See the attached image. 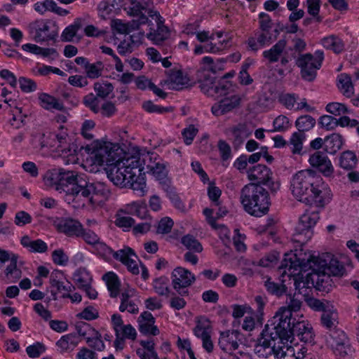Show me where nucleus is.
Masks as SVG:
<instances>
[{"instance_id":"22","label":"nucleus","mask_w":359,"mask_h":359,"mask_svg":"<svg viewBox=\"0 0 359 359\" xmlns=\"http://www.w3.org/2000/svg\"><path fill=\"white\" fill-rule=\"evenodd\" d=\"M51 136L53 137L54 141L57 144L56 146L57 152H60L61 154L65 156H72L76 153V146L68 142V135L65 131H61L58 134H53Z\"/></svg>"},{"instance_id":"54","label":"nucleus","mask_w":359,"mask_h":359,"mask_svg":"<svg viewBox=\"0 0 359 359\" xmlns=\"http://www.w3.org/2000/svg\"><path fill=\"white\" fill-rule=\"evenodd\" d=\"M326 147H330L331 149V153L336 152L340 149L342 147V137L338 133H333L330 136H327L325 140Z\"/></svg>"},{"instance_id":"44","label":"nucleus","mask_w":359,"mask_h":359,"mask_svg":"<svg viewBox=\"0 0 359 359\" xmlns=\"http://www.w3.org/2000/svg\"><path fill=\"white\" fill-rule=\"evenodd\" d=\"M149 172L151 174L158 180H163L167 177L168 170L166 165L163 160L158 159V163H153L151 165H149Z\"/></svg>"},{"instance_id":"25","label":"nucleus","mask_w":359,"mask_h":359,"mask_svg":"<svg viewBox=\"0 0 359 359\" xmlns=\"http://www.w3.org/2000/svg\"><path fill=\"white\" fill-rule=\"evenodd\" d=\"M57 36V32L51 29V27L45 22H37L36 28V34L34 35V40L36 42H43L50 40H54Z\"/></svg>"},{"instance_id":"18","label":"nucleus","mask_w":359,"mask_h":359,"mask_svg":"<svg viewBox=\"0 0 359 359\" xmlns=\"http://www.w3.org/2000/svg\"><path fill=\"white\" fill-rule=\"evenodd\" d=\"M292 340L294 337L297 336V338L302 341L305 343H311L313 340L314 334L311 325L304 320L293 322Z\"/></svg>"},{"instance_id":"33","label":"nucleus","mask_w":359,"mask_h":359,"mask_svg":"<svg viewBox=\"0 0 359 359\" xmlns=\"http://www.w3.org/2000/svg\"><path fill=\"white\" fill-rule=\"evenodd\" d=\"M301 355H302V352L299 351L296 354L292 346L285 344L278 346L274 353L276 359H301Z\"/></svg>"},{"instance_id":"32","label":"nucleus","mask_w":359,"mask_h":359,"mask_svg":"<svg viewBox=\"0 0 359 359\" xmlns=\"http://www.w3.org/2000/svg\"><path fill=\"white\" fill-rule=\"evenodd\" d=\"M79 337L76 334H68L62 336L56 343L62 351H72L79 344Z\"/></svg>"},{"instance_id":"29","label":"nucleus","mask_w":359,"mask_h":359,"mask_svg":"<svg viewBox=\"0 0 359 359\" xmlns=\"http://www.w3.org/2000/svg\"><path fill=\"white\" fill-rule=\"evenodd\" d=\"M322 46L326 49L332 50L339 54L344 50V43L336 35H330L321 39Z\"/></svg>"},{"instance_id":"38","label":"nucleus","mask_w":359,"mask_h":359,"mask_svg":"<svg viewBox=\"0 0 359 359\" xmlns=\"http://www.w3.org/2000/svg\"><path fill=\"white\" fill-rule=\"evenodd\" d=\"M144 174L137 175L135 177H129L128 187L137 191L140 196H144L146 193V182L144 177Z\"/></svg>"},{"instance_id":"53","label":"nucleus","mask_w":359,"mask_h":359,"mask_svg":"<svg viewBox=\"0 0 359 359\" xmlns=\"http://www.w3.org/2000/svg\"><path fill=\"white\" fill-rule=\"evenodd\" d=\"M182 243L189 250L201 252L203 247L198 241L191 235H186L182 238Z\"/></svg>"},{"instance_id":"50","label":"nucleus","mask_w":359,"mask_h":359,"mask_svg":"<svg viewBox=\"0 0 359 359\" xmlns=\"http://www.w3.org/2000/svg\"><path fill=\"white\" fill-rule=\"evenodd\" d=\"M114 86L110 83H99L96 82L94 83V90L96 93V95L99 98L105 99L110 93H112Z\"/></svg>"},{"instance_id":"64","label":"nucleus","mask_w":359,"mask_h":359,"mask_svg":"<svg viewBox=\"0 0 359 359\" xmlns=\"http://www.w3.org/2000/svg\"><path fill=\"white\" fill-rule=\"evenodd\" d=\"M84 241L90 245H95L100 240V237L93 231L82 228V232L80 235Z\"/></svg>"},{"instance_id":"17","label":"nucleus","mask_w":359,"mask_h":359,"mask_svg":"<svg viewBox=\"0 0 359 359\" xmlns=\"http://www.w3.org/2000/svg\"><path fill=\"white\" fill-rule=\"evenodd\" d=\"M241 333L237 330H227L220 334L219 346L224 351H234L238 348Z\"/></svg>"},{"instance_id":"6","label":"nucleus","mask_w":359,"mask_h":359,"mask_svg":"<svg viewBox=\"0 0 359 359\" xmlns=\"http://www.w3.org/2000/svg\"><path fill=\"white\" fill-rule=\"evenodd\" d=\"M199 83L203 93L215 98L226 96L234 91V86L231 82L225 79H217L210 74H204L203 79H200Z\"/></svg>"},{"instance_id":"16","label":"nucleus","mask_w":359,"mask_h":359,"mask_svg":"<svg viewBox=\"0 0 359 359\" xmlns=\"http://www.w3.org/2000/svg\"><path fill=\"white\" fill-rule=\"evenodd\" d=\"M240 101V97L236 95L226 97L214 104L211 108V111L216 116L224 115L238 107Z\"/></svg>"},{"instance_id":"48","label":"nucleus","mask_w":359,"mask_h":359,"mask_svg":"<svg viewBox=\"0 0 359 359\" xmlns=\"http://www.w3.org/2000/svg\"><path fill=\"white\" fill-rule=\"evenodd\" d=\"M332 309L330 308L323 313L320 318L322 325L330 330L335 327L337 321V313Z\"/></svg>"},{"instance_id":"31","label":"nucleus","mask_w":359,"mask_h":359,"mask_svg":"<svg viewBox=\"0 0 359 359\" xmlns=\"http://www.w3.org/2000/svg\"><path fill=\"white\" fill-rule=\"evenodd\" d=\"M153 288L154 292L159 296L169 297L171 294L170 287V280L166 276H161L153 280Z\"/></svg>"},{"instance_id":"28","label":"nucleus","mask_w":359,"mask_h":359,"mask_svg":"<svg viewBox=\"0 0 359 359\" xmlns=\"http://www.w3.org/2000/svg\"><path fill=\"white\" fill-rule=\"evenodd\" d=\"M41 106L46 110L63 111L65 107L62 102L55 97L47 93H41L39 95Z\"/></svg>"},{"instance_id":"59","label":"nucleus","mask_w":359,"mask_h":359,"mask_svg":"<svg viewBox=\"0 0 359 359\" xmlns=\"http://www.w3.org/2000/svg\"><path fill=\"white\" fill-rule=\"evenodd\" d=\"M308 304L314 311H323V313L328 310L330 308H333L329 302L313 298L310 299L308 301Z\"/></svg>"},{"instance_id":"34","label":"nucleus","mask_w":359,"mask_h":359,"mask_svg":"<svg viewBox=\"0 0 359 359\" xmlns=\"http://www.w3.org/2000/svg\"><path fill=\"white\" fill-rule=\"evenodd\" d=\"M102 279L106 282L107 288L110 292V296L116 297L119 294L120 282L117 275L114 272L106 273Z\"/></svg>"},{"instance_id":"46","label":"nucleus","mask_w":359,"mask_h":359,"mask_svg":"<svg viewBox=\"0 0 359 359\" xmlns=\"http://www.w3.org/2000/svg\"><path fill=\"white\" fill-rule=\"evenodd\" d=\"M306 136L304 133L294 132L290 140V144L292 145V152L299 154L302 150L303 141Z\"/></svg>"},{"instance_id":"5","label":"nucleus","mask_w":359,"mask_h":359,"mask_svg":"<svg viewBox=\"0 0 359 359\" xmlns=\"http://www.w3.org/2000/svg\"><path fill=\"white\" fill-rule=\"evenodd\" d=\"M296 320L292 318V314L288 309L280 308L272 319V324L269 326L270 330L273 332V338L279 339L280 342L283 340L292 341L293 322Z\"/></svg>"},{"instance_id":"21","label":"nucleus","mask_w":359,"mask_h":359,"mask_svg":"<svg viewBox=\"0 0 359 359\" xmlns=\"http://www.w3.org/2000/svg\"><path fill=\"white\" fill-rule=\"evenodd\" d=\"M122 165L128 170L130 177H135L137 175L145 174V168L142 165L140 155L130 156L121 160Z\"/></svg>"},{"instance_id":"57","label":"nucleus","mask_w":359,"mask_h":359,"mask_svg":"<svg viewBox=\"0 0 359 359\" xmlns=\"http://www.w3.org/2000/svg\"><path fill=\"white\" fill-rule=\"evenodd\" d=\"M108 147L109 154L107 155L108 156L107 165L111 167L118 162H121L122 159L118 156L117 151H118L119 147L117 145L108 142Z\"/></svg>"},{"instance_id":"61","label":"nucleus","mask_w":359,"mask_h":359,"mask_svg":"<svg viewBox=\"0 0 359 359\" xmlns=\"http://www.w3.org/2000/svg\"><path fill=\"white\" fill-rule=\"evenodd\" d=\"M273 127L275 131L284 132L287 130L290 126L289 118L285 116H278L273 121Z\"/></svg>"},{"instance_id":"45","label":"nucleus","mask_w":359,"mask_h":359,"mask_svg":"<svg viewBox=\"0 0 359 359\" xmlns=\"http://www.w3.org/2000/svg\"><path fill=\"white\" fill-rule=\"evenodd\" d=\"M264 287L269 293L277 297H280L287 292V287L284 284L271 281V278L264 281Z\"/></svg>"},{"instance_id":"30","label":"nucleus","mask_w":359,"mask_h":359,"mask_svg":"<svg viewBox=\"0 0 359 359\" xmlns=\"http://www.w3.org/2000/svg\"><path fill=\"white\" fill-rule=\"evenodd\" d=\"M188 83L187 77L183 76L180 70H170L168 74V85L174 90L182 89Z\"/></svg>"},{"instance_id":"19","label":"nucleus","mask_w":359,"mask_h":359,"mask_svg":"<svg viewBox=\"0 0 359 359\" xmlns=\"http://www.w3.org/2000/svg\"><path fill=\"white\" fill-rule=\"evenodd\" d=\"M140 332L145 335L151 334L156 336L159 334V330L154 325L155 318L149 311L142 312L137 320Z\"/></svg>"},{"instance_id":"9","label":"nucleus","mask_w":359,"mask_h":359,"mask_svg":"<svg viewBox=\"0 0 359 359\" xmlns=\"http://www.w3.org/2000/svg\"><path fill=\"white\" fill-rule=\"evenodd\" d=\"M124 10L129 16L136 18L134 22L135 27L148 22V18H151L152 12H158L154 8L153 0H130Z\"/></svg>"},{"instance_id":"52","label":"nucleus","mask_w":359,"mask_h":359,"mask_svg":"<svg viewBox=\"0 0 359 359\" xmlns=\"http://www.w3.org/2000/svg\"><path fill=\"white\" fill-rule=\"evenodd\" d=\"M99 102V97L93 93L85 95L83 98V104L95 114L100 111Z\"/></svg>"},{"instance_id":"20","label":"nucleus","mask_w":359,"mask_h":359,"mask_svg":"<svg viewBox=\"0 0 359 359\" xmlns=\"http://www.w3.org/2000/svg\"><path fill=\"white\" fill-rule=\"evenodd\" d=\"M82 228L79 221L71 218L62 219L57 224V230L68 236L80 237Z\"/></svg>"},{"instance_id":"12","label":"nucleus","mask_w":359,"mask_h":359,"mask_svg":"<svg viewBox=\"0 0 359 359\" xmlns=\"http://www.w3.org/2000/svg\"><path fill=\"white\" fill-rule=\"evenodd\" d=\"M171 278L173 289L181 297L188 295L189 291L187 288L196 280L194 275L182 267L175 268L172 272Z\"/></svg>"},{"instance_id":"8","label":"nucleus","mask_w":359,"mask_h":359,"mask_svg":"<svg viewBox=\"0 0 359 359\" xmlns=\"http://www.w3.org/2000/svg\"><path fill=\"white\" fill-rule=\"evenodd\" d=\"M324 59L323 52L317 50L314 55L306 53L301 55L297 60L296 65L301 69L302 77L308 81H312L316 76V72L321 67Z\"/></svg>"},{"instance_id":"55","label":"nucleus","mask_w":359,"mask_h":359,"mask_svg":"<svg viewBox=\"0 0 359 359\" xmlns=\"http://www.w3.org/2000/svg\"><path fill=\"white\" fill-rule=\"evenodd\" d=\"M101 338V334L96 331L93 334H90V337H87L86 342L92 348L102 351L104 349L105 345Z\"/></svg>"},{"instance_id":"14","label":"nucleus","mask_w":359,"mask_h":359,"mask_svg":"<svg viewBox=\"0 0 359 359\" xmlns=\"http://www.w3.org/2000/svg\"><path fill=\"white\" fill-rule=\"evenodd\" d=\"M128 170L125 169L121 162H118L114 165L107 169V177L114 185L121 188L128 187L129 180Z\"/></svg>"},{"instance_id":"43","label":"nucleus","mask_w":359,"mask_h":359,"mask_svg":"<svg viewBox=\"0 0 359 359\" xmlns=\"http://www.w3.org/2000/svg\"><path fill=\"white\" fill-rule=\"evenodd\" d=\"M112 256L115 259L121 262L124 265L133 258L137 259V255L134 252L133 250L129 247H125L116 252L114 251Z\"/></svg>"},{"instance_id":"27","label":"nucleus","mask_w":359,"mask_h":359,"mask_svg":"<svg viewBox=\"0 0 359 359\" xmlns=\"http://www.w3.org/2000/svg\"><path fill=\"white\" fill-rule=\"evenodd\" d=\"M21 245L30 252L43 253L48 250L47 244L41 239L32 240L29 236H24L20 240Z\"/></svg>"},{"instance_id":"35","label":"nucleus","mask_w":359,"mask_h":359,"mask_svg":"<svg viewBox=\"0 0 359 359\" xmlns=\"http://www.w3.org/2000/svg\"><path fill=\"white\" fill-rule=\"evenodd\" d=\"M338 88L341 93L347 97L353 95V86L351 78L346 74H341L338 76Z\"/></svg>"},{"instance_id":"11","label":"nucleus","mask_w":359,"mask_h":359,"mask_svg":"<svg viewBox=\"0 0 359 359\" xmlns=\"http://www.w3.org/2000/svg\"><path fill=\"white\" fill-rule=\"evenodd\" d=\"M247 173L250 181L255 182V184L259 185L260 184L267 185L273 192L279 189V183L272 180V172L266 165L262 164L255 165L250 168Z\"/></svg>"},{"instance_id":"63","label":"nucleus","mask_w":359,"mask_h":359,"mask_svg":"<svg viewBox=\"0 0 359 359\" xmlns=\"http://www.w3.org/2000/svg\"><path fill=\"white\" fill-rule=\"evenodd\" d=\"M308 13L316 18L318 22H321L322 18L318 15L320 7V0H306Z\"/></svg>"},{"instance_id":"1","label":"nucleus","mask_w":359,"mask_h":359,"mask_svg":"<svg viewBox=\"0 0 359 359\" xmlns=\"http://www.w3.org/2000/svg\"><path fill=\"white\" fill-rule=\"evenodd\" d=\"M280 269H283V273L288 276L299 274L308 269L312 270L309 274L311 283L319 291L328 292L333 287L331 276H339L342 273L344 266L330 253L322 256H310L306 260L300 261L296 255L290 258H284Z\"/></svg>"},{"instance_id":"62","label":"nucleus","mask_w":359,"mask_h":359,"mask_svg":"<svg viewBox=\"0 0 359 359\" xmlns=\"http://www.w3.org/2000/svg\"><path fill=\"white\" fill-rule=\"evenodd\" d=\"M318 124L326 130H332L337 128V118L332 116L323 115L320 117Z\"/></svg>"},{"instance_id":"26","label":"nucleus","mask_w":359,"mask_h":359,"mask_svg":"<svg viewBox=\"0 0 359 359\" xmlns=\"http://www.w3.org/2000/svg\"><path fill=\"white\" fill-rule=\"evenodd\" d=\"M287 41L285 39L279 40L269 50L263 52V57L267 60L269 63L278 62L285 49Z\"/></svg>"},{"instance_id":"24","label":"nucleus","mask_w":359,"mask_h":359,"mask_svg":"<svg viewBox=\"0 0 359 359\" xmlns=\"http://www.w3.org/2000/svg\"><path fill=\"white\" fill-rule=\"evenodd\" d=\"M229 135L234 148L238 149L250 135L247 126L238 124L229 130Z\"/></svg>"},{"instance_id":"47","label":"nucleus","mask_w":359,"mask_h":359,"mask_svg":"<svg viewBox=\"0 0 359 359\" xmlns=\"http://www.w3.org/2000/svg\"><path fill=\"white\" fill-rule=\"evenodd\" d=\"M109 147L108 142H104L95 150V163L100 165H107Z\"/></svg>"},{"instance_id":"56","label":"nucleus","mask_w":359,"mask_h":359,"mask_svg":"<svg viewBox=\"0 0 359 359\" xmlns=\"http://www.w3.org/2000/svg\"><path fill=\"white\" fill-rule=\"evenodd\" d=\"M143 109L149 113L165 114L173 110L172 107H164L154 104L151 101H146L142 104Z\"/></svg>"},{"instance_id":"51","label":"nucleus","mask_w":359,"mask_h":359,"mask_svg":"<svg viewBox=\"0 0 359 359\" xmlns=\"http://www.w3.org/2000/svg\"><path fill=\"white\" fill-rule=\"evenodd\" d=\"M136 20H133L131 22L125 23L121 20H115L113 22L114 29L119 34H128L133 29H137L140 27H135L134 24Z\"/></svg>"},{"instance_id":"41","label":"nucleus","mask_w":359,"mask_h":359,"mask_svg":"<svg viewBox=\"0 0 359 359\" xmlns=\"http://www.w3.org/2000/svg\"><path fill=\"white\" fill-rule=\"evenodd\" d=\"M315 124V118L310 115L301 116L295 121V126L298 131L304 133L313 128Z\"/></svg>"},{"instance_id":"7","label":"nucleus","mask_w":359,"mask_h":359,"mask_svg":"<svg viewBox=\"0 0 359 359\" xmlns=\"http://www.w3.org/2000/svg\"><path fill=\"white\" fill-rule=\"evenodd\" d=\"M320 219L318 211L306 210L299 219L293 234L292 241L300 245L306 243L313 236L312 228Z\"/></svg>"},{"instance_id":"49","label":"nucleus","mask_w":359,"mask_h":359,"mask_svg":"<svg viewBox=\"0 0 359 359\" xmlns=\"http://www.w3.org/2000/svg\"><path fill=\"white\" fill-rule=\"evenodd\" d=\"M104 65L102 62H97L95 63H89L86 67V77L91 79L99 78L102 75Z\"/></svg>"},{"instance_id":"37","label":"nucleus","mask_w":359,"mask_h":359,"mask_svg":"<svg viewBox=\"0 0 359 359\" xmlns=\"http://www.w3.org/2000/svg\"><path fill=\"white\" fill-rule=\"evenodd\" d=\"M12 262L8 265L5 270V276L9 283H15L20 278L22 271L17 267L18 257H13Z\"/></svg>"},{"instance_id":"13","label":"nucleus","mask_w":359,"mask_h":359,"mask_svg":"<svg viewBox=\"0 0 359 359\" xmlns=\"http://www.w3.org/2000/svg\"><path fill=\"white\" fill-rule=\"evenodd\" d=\"M276 339L273 338V332L270 330L269 325H266L263 330L261 337L258 340V343L255 345L254 351L259 356L262 358H268L272 354L274 355L276 350Z\"/></svg>"},{"instance_id":"15","label":"nucleus","mask_w":359,"mask_h":359,"mask_svg":"<svg viewBox=\"0 0 359 359\" xmlns=\"http://www.w3.org/2000/svg\"><path fill=\"white\" fill-rule=\"evenodd\" d=\"M309 161L312 167L316 168L325 177L331 176L334 172L331 161L323 152H314L310 156Z\"/></svg>"},{"instance_id":"60","label":"nucleus","mask_w":359,"mask_h":359,"mask_svg":"<svg viewBox=\"0 0 359 359\" xmlns=\"http://www.w3.org/2000/svg\"><path fill=\"white\" fill-rule=\"evenodd\" d=\"M325 109L327 112L334 116H340L349 112L347 107L339 102H330L327 104Z\"/></svg>"},{"instance_id":"40","label":"nucleus","mask_w":359,"mask_h":359,"mask_svg":"<svg viewBox=\"0 0 359 359\" xmlns=\"http://www.w3.org/2000/svg\"><path fill=\"white\" fill-rule=\"evenodd\" d=\"M74 280L78 287L82 289L90 284L92 278L86 269H79L74 274Z\"/></svg>"},{"instance_id":"3","label":"nucleus","mask_w":359,"mask_h":359,"mask_svg":"<svg viewBox=\"0 0 359 359\" xmlns=\"http://www.w3.org/2000/svg\"><path fill=\"white\" fill-rule=\"evenodd\" d=\"M290 189L297 200L307 205L323 208L330 200V189L311 169L294 174L291 179Z\"/></svg>"},{"instance_id":"42","label":"nucleus","mask_w":359,"mask_h":359,"mask_svg":"<svg viewBox=\"0 0 359 359\" xmlns=\"http://www.w3.org/2000/svg\"><path fill=\"white\" fill-rule=\"evenodd\" d=\"M82 27V21L80 19L76 20L73 24L65 29L61 38L63 41H72L77 32Z\"/></svg>"},{"instance_id":"58","label":"nucleus","mask_w":359,"mask_h":359,"mask_svg":"<svg viewBox=\"0 0 359 359\" xmlns=\"http://www.w3.org/2000/svg\"><path fill=\"white\" fill-rule=\"evenodd\" d=\"M279 253L276 251H272L260 259L257 265L263 267L272 266L277 263Z\"/></svg>"},{"instance_id":"2","label":"nucleus","mask_w":359,"mask_h":359,"mask_svg":"<svg viewBox=\"0 0 359 359\" xmlns=\"http://www.w3.org/2000/svg\"><path fill=\"white\" fill-rule=\"evenodd\" d=\"M46 180L55 189L64 191L67 196H72L74 199L83 198L93 203V196L108 194L109 190L102 182H90L87 175L74 170L54 169L46 174Z\"/></svg>"},{"instance_id":"36","label":"nucleus","mask_w":359,"mask_h":359,"mask_svg":"<svg viewBox=\"0 0 359 359\" xmlns=\"http://www.w3.org/2000/svg\"><path fill=\"white\" fill-rule=\"evenodd\" d=\"M271 29H265L264 31L259 29L255 33L258 43L261 46L269 45L276 39L279 34V31L275 29L273 30L275 34H273Z\"/></svg>"},{"instance_id":"4","label":"nucleus","mask_w":359,"mask_h":359,"mask_svg":"<svg viewBox=\"0 0 359 359\" xmlns=\"http://www.w3.org/2000/svg\"><path fill=\"white\" fill-rule=\"evenodd\" d=\"M240 200L244 210L252 216L262 217L269 211V193L259 184L250 183L244 186L241 191Z\"/></svg>"},{"instance_id":"23","label":"nucleus","mask_w":359,"mask_h":359,"mask_svg":"<svg viewBox=\"0 0 359 359\" xmlns=\"http://www.w3.org/2000/svg\"><path fill=\"white\" fill-rule=\"evenodd\" d=\"M135 290L130 287L123 290L121 294V304L119 306L121 312L128 311L129 313L133 314L138 313L139 309L137 304L130 299L132 297L135 295Z\"/></svg>"},{"instance_id":"10","label":"nucleus","mask_w":359,"mask_h":359,"mask_svg":"<svg viewBox=\"0 0 359 359\" xmlns=\"http://www.w3.org/2000/svg\"><path fill=\"white\" fill-rule=\"evenodd\" d=\"M152 13L154 14L151 18H148V22L144 24L147 25L149 28L147 34V38L152 41L154 44L159 45L169 38L170 30L165 25V20L160 13Z\"/></svg>"},{"instance_id":"39","label":"nucleus","mask_w":359,"mask_h":359,"mask_svg":"<svg viewBox=\"0 0 359 359\" xmlns=\"http://www.w3.org/2000/svg\"><path fill=\"white\" fill-rule=\"evenodd\" d=\"M358 159L355 154L351 151H346L341 154L339 158L340 166L346 170H351L357 165Z\"/></svg>"}]
</instances>
